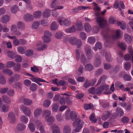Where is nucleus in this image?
Wrapping results in <instances>:
<instances>
[{
  "mask_svg": "<svg viewBox=\"0 0 133 133\" xmlns=\"http://www.w3.org/2000/svg\"><path fill=\"white\" fill-rule=\"evenodd\" d=\"M13 44L15 46H17L20 45L19 39L18 40L16 37L13 41Z\"/></svg>",
  "mask_w": 133,
  "mask_h": 133,
  "instance_id": "e2e57ef3",
  "label": "nucleus"
},
{
  "mask_svg": "<svg viewBox=\"0 0 133 133\" xmlns=\"http://www.w3.org/2000/svg\"><path fill=\"white\" fill-rule=\"evenodd\" d=\"M23 103L26 105H30L32 103V101L28 98H24L23 100Z\"/></svg>",
  "mask_w": 133,
  "mask_h": 133,
  "instance_id": "cd10ccee",
  "label": "nucleus"
},
{
  "mask_svg": "<svg viewBox=\"0 0 133 133\" xmlns=\"http://www.w3.org/2000/svg\"><path fill=\"white\" fill-rule=\"evenodd\" d=\"M7 54L9 57L13 58L16 55V53L14 52L10 51L7 52Z\"/></svg>",
  "mask_w": 133,
  "mask_h": 133,
  "instance_id": "ea45409f",
  "label": "nucleus"
},
{
  "mask_svg": "<svg viewBox=\"0 0 133 133\" xmlns=\"http://www.w3.org/2000/svg\"><path fill=\"white\" fill-rule=\"evenodd\" d=\"M10 20V17L8 15H5L2 17L1 21L3 23H6L9 22Z\"/></svg>",
  "mask_w": 133,
  "mask_h": 133,
  "instance_id": "412c9836",
  "label": "nucleus"
},
{
  "mask_svg": "<svg viewBox=\"0 0 133 133\" xmlns=\"http://www.w3.org/2000/svg\"><path fill=\"white\" fill-rule=\"evenodd\" d=\"M111 114L110 111H106L104 112L101 116V119L103 121H105L109 118Z\"/></svg>",
  "mask_w": 133,
  "mask_h": 133,
  "instance_id": "1a4fd4ad",
  "label": "nucleus"
},
{
  "mask_svg": "<svg viewBox=\"0 0 133 133\" xmlns=\"http://www.w3.org/2000/svg\"><path fill=\"white\" fill-rule=\"evenodd\" d=\"M58 24L55 22H52L50 26V29L52 30H57L58 27Z\"/></svg>",
  "mask_w": 133,
  "mask_h": 133,
  "instance_id": "4be33fe9",
  "label": "nucleus"
},
{
  "mask_svg": "<svg viewBox=\"0 0 133 133\" xmlns=\"http://www.w3.org/2000/svg\"><path fill=\"white\" fill-rule=\"evenodd\" d=\"M51 12V11L49 9H46L43 12V16L44 18H48L50 15Z\"/></svg>",
  "mask_w": 133,
  "mask_h": 133,
  "instance_id": "393cba45",
  "label": "nucleus"
},
{
  "mask_svg": "<svg viewBox=\"0 0 133 133\" xmlns=\"http://www.w3.org/2000/svg\"><path fill=\"white\" fill-rule=\"evenodd\" d=\"M25 54L26 56L30 57L33 55L34 51L31 49H28L25 51Z\"/></svg>",
  "mask_w": 133,
  "mask_h": 133,
  "instance_id": "2f4dec72",
  "label": "nucleus"
},
{
  "mask_svg": "<svg viewBox=\"0 0 133 133\" xmlns=\"http://www.w3.org/2000/svg\"><path fill=\"white\" fill-rule=\"evenodd\" d=\"M14 58L17 62H20L22 60V57L20 55H15Z\"/></svg>",
  "mask_w": 133,
  "mask_h": 133,
  "instance_id": "338daca9",
  "label": "nucleus"
},
{
  "mask_svg": "<svg viewBox=\"0 0 133 133\" xmlns=\"http://www.w3.org/2000/svg\"><path fill=\"white\" fill-rule=\"evenodd\" d=\"M70 115L71 119L73 121L77 119V115L76 113L74 111H71L70 112Z\"/></svg>",
  "mask_w": 133,
  "mask_h": 133,
  "instance_id": "c756f323",
  "label": "nucleus"
},
{
  "mask_svg": "<svg viewBox=\"0 0 133 133\" xmlns=\"http://www.w3.org/2000/svg\"><path fill=\"white\" fill-rule=\"evenodd\" d=\"M15 64V63L13 61L8 62L6 64V67L8 68H11L14 66Z\"/></svg>",
  "mask_w": 133,
  "mask_h": 133,
  "instance_id": "49530a36",
  "label": "nucleus"
},
{
  "mask_svg": "<svg viewBox=\"0 0 133 133\" xmlns=\"http://www.w3.org/2000/svg\"><path fill=\"white\" fill-rule=\"evenodd\" d=\"M75 29L79 31H82L83 28V25L81 24L77 23L75 25Z\"/></svg>",
  "mask_w": 133,
  "mask_h": 133,
  "instance_id": "4c0bfd02",
  "label": "nucleus"
},
{
  "mask_svg": "<svg viewBox=\"0 0 133 133\" xmlns=\"http://www.w3.org/2000/svg\"><path fill=\"white\" fill-rule=\"evenodd\" d=\"M84 124V122L79 118L75 119L72 123V125L74 127L76 126H81L83 127Z\"/></svg>",
  "mask_w": 133,
  "mask_h": 133,
  "instance_id": "0eeeda50",
  "label": "nucleus"
},
{
  "mask_svg": "<svg viewBox=\"0 0 133 133\" xmlns=\"http://www.w3.org/2000/svg\"><path fill=\"white\" fill-rule=\"evenodd\" d=\"M71 131V127L69 125H66L63 127V133H70Z\"/></svg>",
  "mask_w": 133,
  "mask_h": 133,
  "instance_id": "dca6fc26",
  "label": "nucleus"
},
{
  "mask_svg": "<svg viewBox=\"0 0 133 133\" xmlns=\"http://www.w3.org/2000/svg\"><path fill=\"white\" fill-rule=\"evenodd\" d=\"M8 120L9 123L11 124L15 123L16 121V115L12 111L10 112L8 114Z\"/></svg>",
  "mask_w": 133,
  "mask_h": 133,
  "instance_id": "7ed1b4c3",
  "label": "nucleus"
},
{
  "mask_svg": "<svg viewBox=\"0 0 133 133\" xmlns=\"http://www.w3.org/2000/svg\"><path fill=\"white\" fill-rule=\"evenodd\" d=\"M65 31L66 33L70 34L75 32L76 31V29L75 28V25H73L70 28H69L66 29Z\"/></svg>",
  "mask_w": 133,
  "mask_h": 133,
  "instance_id": "f3484780",
  "label": "nucleus"
},
{
  "mask_svg": "<svg viewBox=\"0 0 133 133\" xmlns=\"http://www.w3.org/2000/svg\"><path fill=\"white\" fill-rule=\"evenodd\" d=\"M94 68L93 66L91 64H88L85 66V69L87 71H91Z\"/></svg>",
  "mask_w": 133,
  "mask_h": 133,
  "instance_id": "3c124183",
  "label": "nucleus"
},
{
  "mask_svg": "<svg viewBox=\"0 0 133 133\" xmlns=\"http://www.w3.org/2000/svg\"><path fill=\"white\" fill-rule=\"evenodd\" d=\"M124 38L125 41L128 44H130L131 42V38L130 36L128 34H125L124 35Z\"/></svg>",
  "mask_w": 133,
  "mask_h": 133,
  "instance_id": "f704fd0d",
  "label": "nucleus"
},
{
  "mask_svg": "<svg viewBox=\"0 0 133 133\" xmlns=\"http://www.w3.org/2000/svg\"><path fill=\"white\" fill-rule=\"evenodd\" d=\"M51 111L48 109H46L43 110V116L45 118H47L51 114Z\"/></svg>",
  "mask_w": 133,
  "mask_h": 133,
  "instance_id": "a878e982",
  "label": "nucleus"
},
{
  "mask_svg": "<svg viewBox=\"0 0 133 133\" xmlns=\"http://www.w3.org/2000/svg\"><path fill=\"white\" fill-rule=\"evenodd\" d=\"M119 47L122 50H125L127 48V45L125 43L120 42L118 44Z\"/></svg>",
  "mask_w": 133,
  "mask_h": 133,
  "instance_id": "de8ad7c7",
  "label": "nucleus"
},
{
  "mask_svg": "<svg viewBox=\"0 0 133 133\" xmlns=\"http://www.w3.org/2000/svg\"><path fill=\"white\" fill-rule=\"evenodd\" d=\"M19 10V8L18 6L16 5H13L11 7L10 9L11 12L13 14L16 13Z\"/></svg>",
  "mask_w": 133,
  "mask_h": 133,
  "instance_id": "b1692460",
  "label": "nucleus"
},
{
  "mask_svg": "<svg viewBox=\"0 0 133 133\" xmlns=\"http://www.w3.org/2000/svg\"><path fill=\"white\" fill-rule=\"evenodd\" d=\"M39 25V23L38 22L35 21L34 22L32 25V28L33 29L38 28Z\"/></svg>",
  "mask_w": 133,
  "mask_h": 133,
  "instance_id": "a19ab883",
  "label": "nucleus"
},
{
  "mask_svg": "<svg viewBox=\"0 0 133 133\" xmlns=\"http://www.w3.org/2000/svg\"><path fill=\"white\" fill-rule=\"evenodd\" d=\"M42 43L41 42H39L36 44L35 46L38 51H42L46 49L47 48V45L45 44H43L41 46H39L42 44Z\"/></svg>",
  "mask_w": 133,
  "mask_h": 133,
  "instance_id": "423d86ee",
  "label": "nucleus"
},
{
  "mask_svg": "<svg viewBox=\"0 0 133 133\" xmlns=\"http://www.w3.org/2000/svg\"><path fill=\"white\" fill-rule=\"evenodd\" d=\"M3 73L5 74L8 75L9 76L11 75L13 72L11 70L6 69H5L2 70Z\"/></svg>",
  "mask_w": 133,
  "mask_h": 133,
  "instance_id": "7c9ffc66",
  "label": "nucleus"
},
{
  "mask_svg": "<svg viewBox=\"0 0 133 133\" xmlns=\"http://www.w3.org/2000/svg\"><path fill=\"white\" fill-rule=\"evenodd\" d=\"M2 99L4 103L9 104L11 102L10 98L6 95H3L2 96Z\"/></svg>",
  "mask_w": 133,
  "mask_h": 133,
  "instance_id": "ddd939ff",
  "label": "nucleus"
},
{
  "mask_svg": "<svg viewBox=\"0 0 133 133\" xmlns=\"http://www.w3.org/2000/svg\"><path fill=\"white\" fill-rule=\"evenodd\" d=\"M93 8V9L95 11H99L100 10V8L98 6L97 4L95 3H92Z\"/></svg>",
  "mask_w": 133,
  "mask_h": 133,
  "instance_id": "052dcab7",
  "label": "nucleus"
},
{
  "mask_svg": "<svg viewBox=\"0 0 133 133\" xmlns=\"http://www.w3.org/2000/svg\"><path fill=\"white\" fill-rule=\"evenodd\" d=\"M84 28L85 30L87 32L90 31L91 30L90 25L88 23H86L84 25Z\"/></svg>",
  "mask_w": 133,
  "mask_h": 133,
  "instance_id": "58836bf2",
  "label": "nucleus"
},
{
  "mask_svg": "<svg viewBox=\"0 0 133 133\" xmlns=\"http://www.w3.org/2000/svg\"><path fill=\"white\" fill-rule=\"evenodd\" d=\"M52 110L53 111L57 112L58 110L59 105V104L55 103L51 105Z\"/></svg>",
  "mask_w": 133,
  "mask_h": 133,
  "instance_id": "c85d7f7f",
  "label": "nucleus"
},
{
  "mask_svg": "<svg viewBox=\"0 0 133 133\" xmlns=\"http://www.w3.org/2000/svg\"><path fill=\"white\" fill-rule=\"evenodd\" d=\"M116 113L118 116L120 117H121L124 115V112L123 110L119 107L117 108L116 111Z\"/></svg>",
  "mask_w": 133,
  "mask_h": 133,
  "instance_id": "5701e85b",
  "label": "nucleus"
},
{
  "mask_svg": "<svg viewBox=\"0 0 133 133\" xmlns=\"http://www.w3.org/2000/svg\"><path fill=\"white\" fill-rule=\"evenodd\" d=\"M42 15V12L39 11H37L34 12L33 14V16L34 17L38 18H40Z\"/></svg>",
  "mask_w": 133,
  "mask_h": 133,
  "instance_id": "e433bc0d",
  "label": "nucleus"
},
{
  "mask_svg": "<svg viewBox=\"0 0 133 133\" xmlns=\"http://www.w3.org/2000/svg\"><path fill=\"white\" fill-rule=\"evenodd\" d=\"M123 79L125 81H129L131 80V76L128 74H125L123 76Z\"/></svg>",
  "mask_w": 133,
  "mask_h": 133,
  "instance_id": "4d7b16f0",
  "label": "nucleus"
},
{
  "mask_svg": "<svg viewBox=\"0 0 133 133\" xmlns=\"http://www.w3.org/2000/svg\"><path fill=\"white\" fill-rule=\"evenodd\" d=\"M46 121L48 124L50 125L54 122V119L53 117L51 116L46 119Z\"/></svg>",
  "mask_w": 133,
  "mask_h": 133,
  "instance_id": "69168bd1",
  "label": "nucleus"
},
{
  "mask_svg": "<svg viewBox=\"0 0 133 133\" xmlns=\"http://www.w3.org/2000/svg\"><path fill=\"white\" fill-rule=\"evenodd\" d=\"M55 37L58 39L62 38L63 37V33L61 32H58L56 33L55 35Z\"/></svg>",
  "mask_w": 133,
  "mask_h": 133,
  "instance_id": "09e8293b",
  "label": "nucleus"
},
{
  "mask_svg": "<svg viewBox=\"0 0 133 133\" xmlns=\"http://www.w3.org/2000/svg\"><path fill=\"white\" fill-rule=\"evenodd\" d=\"M101 64L100 59L99 58H96L95 61L94 63V65L96 67H98Z\"/></svg>",
  "mask_w": 133,
  "mask_h": 133,
  "instance_id": "6e6d98bb",
  "label": "nucleus"
},
{
  "mask_svg": "<svg viewBox=\"0 0 133 133\" xmlns=\"http://www.w3.org/2000/svg\"><path fill=\"white\" fill-rule=\"evenodd\" d=\"M79 36L80 38L83 40L85 39L87 37V36L86 34L84 32H80Z\"/></svg>",
  "mask_w": 133,
  "mask_h": 133,
  "instance_id": "0e129e2a",
  "label": "nucleus"
},
{
  "mask_svg": "<svg viewBox=\"0 0 133 133\" xmlns=\"http://www.w3.org/2000/svg\"><path fill=\"white\" fill-rule=\"evenodd\" d=\"M124 67L126 70L127 71L131 67L130 63L128 62H125L124 64Z\"/></svg>",
  "mask_w": 133,
  "mask_h": 133,
  "instance_id": "864d4df0",
  "label": "nucleus"
},
{
  "mask_svg": "<svg viewBox=\"0 0 133 133\" xmlns=\"http://www.w3.org/2000/svg\"><path fill=\"white\" fill-rule=\"evenodd\" d=\"M37 88V85L35 83H33L30 87V89L32 91H35Z\"/></svg>",
  "mask_w": 133,
  "mask_h": 133,
  "instance_id": "13d9d810",
  "label": "nucleus"
},
{
  "mask_svg": "<svg viewBox=\"0 0 133 133\" xmlns=\"http://www.w3.org/2000/svg\"><path fill=\"white\" fill-rule=\"evenodd\" d=\"M13 69L14 71L17 72L19 71L21 69V64L18 63L16 64L15 66L13 67Z\"/></svg>",
  "mask_w": 133,
  "mask_h": 133,
  "instance_id": "a18cd8bd",
  "label": "nucleus"
},
{
  "mask_svg": "<svg viewBox=\"0 0 133 133\" xmlns=\"http://www.w3.org/2000/svg\"><path fill=\"white\" fill-rule=\"evenodd\" d=\"M85 49L87 56L88 59H91L92 57V56L90 53L91 48L90 46L88 45H87L85 47Z\"/></svg>",
  "mask_w": 133,
  "mask_h": 133,
  "instance_id": "9d476101",
  "label": "nucleus"
},
{
  "mask_svg": "<svg viewBox=\"0 0 133 133\" xmlns=\"http://www.w3.org/2000/svg\"><path fill=\"white\" fill-rule=\"evenodd\" d=\"M82 45V41L79 39H77L76 42V45L77 48H80Z\"/></svg>",
  "mask_w": 133,
  "mask_h": 133,
  "instance_id": "680f3d73",
  "label": "nucleus"
},
{
  "mask_svg": "<svg viewBox=\"0 0 133 133\" xmlns=\"http://www.w3.org/2000/svg\"><path fill=\"white\" fill-rule=\"evenodd\" d=\"M95 14L97 17L96 18V21L99 27L103 28L107 25V21L104 17H101L99 15L100 14L98 12H96Z\"/></svg>",
  "mask_w": 133,
  "mask_h": 133,
  "instance_id": "f257e3e1",
  "label": "nucleus"
},
{
  "mask_svg": "<svg viewBox=\"0 0 133 133\" xmlns=\"http://www.w3.org/2000/svg\"><path fill=\"white\" fill-rule=\"evenodd\" d=\"M17 25L18 28L20 30H23L25 29V26L24 24L22 22L19 21L18 22Z\"/></svg>",
  "mask_w": 133,
  "mask_h": 133,
  "instance_id": "6ab92c4d",
  "label": "nucleus"
},
{
  "mask_svg": "<svg viewBox=\"0 0 133 133\" xmlns=\"http://www.w3.org/2000/svg\"><path fill=\"white\" fill-rule=\"evenodd\" d=\"M42 111L41 108H38L35 109L34 111V114L35 117L39 116L41 114Z\"/></svg>",
  "mask_w": 133,
  "mask_h": 133,
  "instance_id": "a211bd4d",
  "label": "nucleus"
},
{
  "mask_svg": "<svg viewBox=\"0 0 133 133\" xmlns=\"http://www.w3.org/2000/svg\"><path fill=\"white\" fill-rule=\"evenodd\" d=\"M10 31L12 35L19 36L21 35V32L17 30L16 25L15 24H12L11 26Z\"/></svg>",
  "mask_w": 133,
  "mask_h": 133,
  "instance_id": "20e7f679",
  "label": "nucleus"
},
{
  "mask_svg": "<svg viewBox=\"0 0 133 133\" xmlns=\"http://www.w3.org/2000/svg\"><path fill=\"white\" fill-rule=\"evenodd\" d=\"M77 39V38L75 37H71L69 38V42L71 45H75Z\"/></svg>",
  "mask_w": 133,
  "mask_h": 133,
  "instance_id": "bb28decb",
  "label": "nucleus"
},
{
  "mask_svg": "<svg viewBox=\"0 0 133 133\" xmlns=\"http://www.w3.org/2000/svg\"><path fill=\"white\" fill-rule=\"evenodd\" d=\"M28 128L29 129L30 131L31 132H34L36 130L35 125L31 122V120L30 121L29 123L28 124Z\"/></svg>",
  "mask_w": 133,
  "mask_h": 133,
  "instance_id": "4468645a",
  "label": "nucleus"
},
{
  "mask_svg": "<svg viewBox=\"0 0 133 133\" xmlns=\"http://www.w3.org/2000/svg\"><path fill=\"white\" fill-rule=\"evenodd\" d=\"M117 24L118 25L120 26L121 28L123 29L124 30L126 28V24L124 22H117Z\"/></svg>",
  "mask_w": 133,
  "mask_h": 133,
  "instance_id": "79ce46f5",
  "label": "nucleus"
},
{
  "mask_svg": "<svg viewBox=\"0 0 133 133\" xmlns=\"http://www.w3.org/2000/svg\"><path fill=\"white\" fill-rule=\"evenodd\" d=\"M109 86L105 84L101 85L100 87H98L96 90V94L98 95L102 92L104 90H107Z\"/></svg>",
  "mask_w": 133,
  "mask_h": 133,
  "instance_id": "39448f33",
  "label": "nucleus"
},
{
  "mask_svg": "<svg viewBox=\"0 0 133 133\" xmlns=\"http://www.w3.org/2000/svg\"><path fill=\"white\" fill-rule=\"evenodd\" d=\"M105 58L106 60L108 62L112 61V59L111 57V54L109 53H106L105 55Z\"/></svg>",
  "mask_w": 133,
  "mask_h": 133,
  "instance_id": "774afa93",
  "label": "nucleus"
},
{
  "mask_svg": "<svg viewBox=\"0 0 133 133\" xmlns=\"http://www.w3.org/2000/svg\"><path fill=\"white\" fill-rule=\"evenodd\" d=\"M23 113L25 115H26L28 117H31L32 115L30 109L28 107H27Z\"/></svg>",
  "mask_w": 133,
  "mask_h": 133,
  "instance_id": "c9c22d12",
  "label": "nucleus"
},
{
  "mask_svg": "<svg viewBox=\"0 0 133 133\" xmlns=\"http://www.w3.org/2000/svg\"><path fill=\"white\" fill-rule=\"evenodd\" d=\"M18 52L20 54H25V50L24 49L22 46H19L17 49Z\"/></svg>",
  "mask_w": 133,
  "mask_h": 133,
  "instance_id": "603ef678",
  "label": "nucleus"
},
{
  "mask_svg": "<svg viewBox=\"0 0 133 133\" xmlns=\"http://www.w3.org/2000/svg\"><path fill=\"white\" fill-rule=\"evenodd\" d=\"M88 41L90 44H93L95 42L96 39L94 37H90L88 38Z\"/></svg>",
  "mask_w": 133,
  "mask_h": 133,
  "instance_id": "bf43d9fd",
  "label": "nucleus"
},
{
  "mask_svg": "<svg viewBox=\"0 0 133 133\" xmlns=\"http://www.w3.org/2000/svg\"><path fill=\"white\" fill-rule=\"evenodd\" d=\"M70 111L69 109H67L65 112V118L67 120H70L71 119L70 115L69 116V113Z\"/></svg>",
  "mask_w": 133,
  "mask_h": 133,
  "instance_id": "c03bdc74",
  "label": "nucleus"
},
{
  "mask_svg": "<svg viewBox=\"0 0 133 133\" xmlns=\"http://www.w3.org/2000/svg\"><path fill=\"white\" fill-rule=\"evenodd\" d=\"M51 104V101L49 99H46L44 100L43 102V105L46 108L49 107Z\"/></svg>",
  "mask_w": 133,
  "mask_h": 133,
  "instance_id": "72a5a7b5",
  "label": "nucleus"
},
{
  "mask_svg": "<svg viewBox=\"0 0 133 133\" xmlns=\"http://www.w3.org/2000/svg\"><path fill=\"white\" fill-rule=\"evenodd\" d=\"M123 35V33L121 30L119 29L117 30L116 31L115 35L113 36L112 38L114 39H119L121 38Z\"/></svg>",
  "mask_w": 133,
  "mask_h": 133,
  "instance_id": "6e6552de",
  "label": "nucleus"
},
{
  "mask_svg": "<svg viewBox=\"0 0 133 133\" xmlns=\"http://www.w3.org/2000/svg\"><path fill=\"white\" fill-rule=\"evenodd\" d=\"M32 17V15H31L27 14L24 16V19L26 21H29L31 20Z\"/></svg>",
  "mask_w": 133,
  "mask_h": 133,
  "instance_id": "37998d69",
  "label": "nucleus"
},
{
  "mask_svg": "<svg viewBox=\"0 0 133 133\" xmlns=\"http://www.w3.org/2000/svg\"><path fill=\"white\" fill-rule=\"evenodd\" d=\"M30 79L33 82H35L36 83L38 81H39L41 82H47L45 80L41 79V78L38 77L32 78H30Z\"/></svg>",
  "mask_w": 133,
  "mask_h": 133,
  "instance_id": "473e14b6",
  "label": "nucleus"
},
{
  "mask_svg": "<svg viewBox=\"0 0 133 133\" xmlns=\"http://www.w3.org/2000/svg\"><path fill=\"white\" fill-rule=\"evenodd\" d=\"M96 82V81H95L94 84H90V81L88 80H86L83 86L85 88H87L90 86H92L94 85Z\"/></svg>",
  "mask_w": 133,
  "mask_h": 133,
  "instance_id": "8fccbe9b",
  "label": "nucleus"
},
{
  "mask_svg": "<svg viewBox=\"0 0 133 133\" xmlns=\"http://www.w3.org/2000/svg\"><path fill=\"white\" fill-rule=\"evenodd\" d=\"M51 131L53 133H60V129L59 127L56 124H53L51 127Z\"/></svg>",
  "mask_w": 133,
  "mask_h": 133,
  "instance_id": "9b49d317",
  "label": "nucleus"
},
{
  "mask_svg": "<svg viewBox=\"0 0 133 133\" xmlns=\"http://www.w3.org/2000/svg\"><path fill=\"white\" fill-rule=\"evenodd\" d=\"M20 121L23 123L27 124L29 121L28 117L24 115L21 116L20 118Z\"/></svg>",
  "mask_w": 133,
  "mask_h": 133,
  "instance_id": "aec40b11",
  "label": "nucleus"
},
{
  "mask_svg": "<svg viewBox=\"0 0 133 133\" xmlns=\"http://www.w3.org/2000/svg\"><path fill=\"white\" fill-rule=\"evenodd\" d=\"M9 106L3 104L1 108H0V111L4 113L6 112L9 111Z\"/></svg>",
  "mask_w": 133,
  "mask_h": 133,
  "instance_id": "2eb2a0df",
  "label": "nucleus"
},
{
  "mask_svg": "<svg viewBox=\"0 0 133 133\" xmlns=\"http://www.w3.org/2000/svg\"><path fill=\"white\" fill-rule=\"evenodd\" d=\"M26 127V125L23 123H19L17 125L16 129L18 131H21L25 129Z\"/></svg>",
  "mask_w": 133,
  "mask_h": 133,
  "instance_id": "f8f14e48",
  "label": "nucleus"
},
{
  "mask_svg": "<svg viewBox=\"0 0 133 133\" xmlns=\"http://www.w3.org/2000/svg\"><path fill=\"white\" fill-rule=\"evenodd\" d=\"M90 119L91 122L93 123H95L96 122L97 120L95 117V114L92 113L89 117Z\"/></svg>",
  "mask_w": 133,
  "mask_h": 133,
  "instance_id": "5fc2aeb1",
  "label": "nucleus"
},
{
  "mask_svg": "<svg viewBox=\"0 0 133 133\" xmlns=\"http://www.w3.org/2000/svg\"><path fill=\"white\" fill-rule=\"evenodd\" d=\"M63 19V18L62 16H59L58 18V21L60 25H62L64 24L66 26H70L71 24V21L69 19H66L62 21Z\"/></svg>",
  "mask_w": 133,
  "mask_h": 133,
  "instance_id": "f03ea898",
  "label": "nucleus"
}]
</instances>
